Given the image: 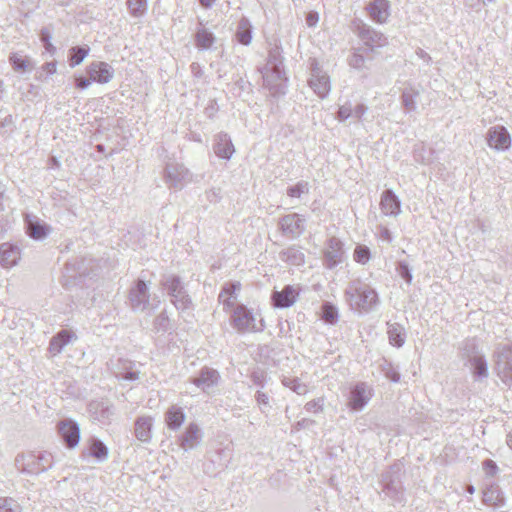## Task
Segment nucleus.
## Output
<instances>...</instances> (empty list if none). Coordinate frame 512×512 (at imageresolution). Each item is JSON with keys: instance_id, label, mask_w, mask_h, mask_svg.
I'll return each mask as SVG.
<instances>
[{"instance_id": "14", "label": "nucleus", "mask_w": 512, "mask_h": 512, "mask_svg": "<svg viewBox=\"0 0 512 512\" xmlns=\"http://www.w3.org/2000/svg\"><path fill=\"white\" fill-rule=\"evenodd\" d=\"M25 225L27 234L34 240L45 239L52 230L48 224L33 214L25 215Z\"/></svg>"}, {"instance_id": "50", "label": "nucleus", "mask_w": 512, "mask_h": 512, "mask_svg": "<svg viewBox=\"0 0 512 512\" xmlns=\"http://www.w3.org/2000/svg\"><path fill=\"white\" fill-rule=\"evenodd\" d=\"M349 118H353V105L351 102H346L339 107L337 119L339 121H345Z\"/></svg>"}, {"instance_id": "44", "label": "nucleus", "mask_w": 512, "mask_h": 512, "mask_svg": "<svg viewBox=\"0 0 512 512\" xmlns=\"http://www.w3.org/2000/svg\"><path fill=\"white\" fill-rule=\"evenodd\" d=\"M114 75L113 68L105 63L100 62L98 63V83H107L109 82Z\"/></svg>"}, {"instance_id": "63", "label": "nucleus", "mask_w": 512, "mask_h": 512, "mask_svg": "<svg viewBox=\"0 0 512 512\" xmlns=\"http://www.w3.org/2000/svg\"><path fill=\"white\" fill-rule=\"evenodd\" d=\"M319 16L315 12H311L307 15L306 22L309 27H313L317 24Z\"/></svg>"}, {"instance_id": "62", "label": "nucleus", "mask_w": 512, "mask_h": 512, "mask_svg": "<svg viewBox=\"0 0 512 512\" xmlns=\"http://www.w3.org/2000/svg\"><path fill=\"white\" fill-rule=\"evenodd\" d=\"M13 126H14V122H13V117L11 115H7L1 121V128H9L10 132L13 130Z\"/></svg>"}, {"instance_id": "24", "label": "nucleus", "mask_w": 512, "mask_h": 512, "mask_svg": "<svg viewBox=\"0 0 512 512\" xmlns=\"http://www.w3.org/2000/svg\"><path fill=\"white\" fill-rule=\"evenodd\" d=\"M360 37L365 45L371 48L383 47L387 44V38L382 33L368 26H364L361 29Z\"/></svg>"}, {"instance_id": "41", "label": "nucleus", "mask_w": 512, "mask_h": 512, "mask_svg": "<svg viewBox=\"0 0 512 512\" xmlns=\"http://www.w3.org/2000/svg\"><path fill=\"white\" fill-rule=\"evenodd\" d=\"M163 285L165 286L170 296H172L173 294L182 293V291L185 290L179 277L176 276L167 277Z\"/></svg>"}, {"instance_id": "8", "label": "nucleus", "mask_w": 512, "mask_h": 512, "mask_svg": "<svg viewBox=\"0 0 512 512\" xmlns=\"http://www.w3.org/2000/svg\"><path fill=\"white\" fill-rule=\"evenodd\" d=\"M57 433L68 449H74L80 441V427L72 419L60 420L56 425Z\"/></svg>"}, {"instance_id": "36", "label": "nucleus", "mask_w": 512, "mask_h": 512, "mask_svg": "<svg viewBox=\"0 0 512 512\" xmlns=\"http://www.w3.org/2000/svg\"><path fill=\"white\" fill-rule=\"evenodd\" d=\"M419 93L412 87L405 88L402 93V103L409 111L416 109L417 97Z\"/></svg>"}, {"instance_id": "34", "label": "nucleus", "mask_w": 512, "mask_h": 512, "mask_svg": "<svg viewBox=\"0 0 512 512\" xmlns=\"http://www.w3.org/2000/svg\"><path fill=\"white\" fill-rule=\"evenodd\" d=\"M282 384L295 392L298 395H305L308 393V386L296 377H283Z\"/></svg>"}, {"instance_id": "38", "label": "nucleus", "mask_w": 512, "mask_h": 512, "mask_svg": "<svg viewBox=\"0 0 512 512\" xmlns=\"http://www.w3.org/2000/svg\"><path fill=\"white\" fill-rule=\"evenodd\" d=\"M130 14L135 17H142L147 11V0H127Z\"/></svg>"}, {"instance_id": "1", "label": "nucleus", "mask_w": 512, "mask_h": 512, "mask_svg": "<svg viewBox=\"0 0 512 512\" xmlns=\"http://www.w3.org/2000/svg\"><path fill=\"white\" fill-rule=\"evenodd\" d=\"M345 297L351 310L358 314L371 313L380 305L377 291L361 280L349 282L345 289Z\"/></svg>"}, {"instance_id": "42", "label": "nucleus", "mask_w": 512, "mask_h": 512, "mask_svg": "<svg viewBox=\"0 0 512 512\" xmlns=\"http://www.w3.org/2000/svg\"><path fill=\"white\" fill-rule=\"evenodd\" d=\"M163 285L165 286L170 296H172L173 294L182 293V291L185 290L179 277L176 276L167 277Z\"/></svg>"}, {"instance_id": "12", "label": "nucleus", "mask_w": 512, "mask_h": 512, "mask_svg": "<svg viewBox=\"0 0 512 512\" xmlns=\"http://www.w3.org/2000/svg\"><path fill=\"white\" fill-rule=\"evenodd\" d=\"M488 144L491 148L504 151L511 146V136L504 126H494L487 133Z\"/></svg>"}, {"instance_id": "60", "label": "nucleus", "mask_w": 512, "mask_h": 512, "mask_svg": "<svg viewBox=\"0 0 512 512\" xmlns=\"http://www.w3.org/2000/svg\"><path fill=\"white\" fill-rule=\"evenodd\" d=\"M108 456V449L103 442L98 440V462L103 461Z\"/></svg>"}, {"instance_id": "59", "label": "nucleus", "mask_w": 512, "mask_h": 512, "mask_svg": "<svg viewBox=\"0 0 512 512\" xmlns=\"http://www.w3.org/2000/svg\"><path fill=\"white\" fill-rule=\"evenodd\" d=\"M367 109V106L361 103L353 106V118L361 119L362 116L366 113Z\"/></svg>"}, {"instance_id": "9", "label": "nucleus", "mask_w": 512, "mask_h": 512, "mask_svg": "<svg viewBox=\"0 0 512 512\" xmlns=\"http://www.w3.org/2000/svg\"><path fill=\"white\" fill-rule=\"evenodd\" d=\"M305 222L306 220L301 215L292 213L280 218L279 228L285 237L296 239L304 233Z\"/></svg>"}, {"instance_id": "2", "label": "nucleus", "mask_w": 512, "mask_h": 512, "mask_svg": "<svg viewBox=\"0 0 512 512\" xmlns=\"http://www.w3.org/2000/svg\"><path fill=\"white\" fill-rule=\"evenodd\" d=\"M52 466L53 456L47 451L22 453L15 458L16 469L29 475H38Z\"/></svg>"}, {"instance_id": "20", "label": "nucleus", "mask_w": 512, "mask_h": 512, "mask_svg": "<svg viewBox=\"0 0 512 512\" xmlns=\"http://www.w3.org/2000/svg\"><path fill=\"white\" fill-rule=\"evenodd\" d=\"M216 156L222 160H229L235 152L234 145L227 133L221 132L215 137L213 146Z\"/></svg>"}, {"instance_id": "32", "label": "nucleus", "mask_w": 512, "mask_h": 512, "mask_svg": "<svg viewBox=\"0 0 512 512\" xmlns=\"http://www.w3.org/2000/svg\"><path fill=\"white\" fill-rule=\"evenodd\" d=\"M90 51V48L86 45L75 46L69 49L68 52V63L70 67H75L82 63Z\"/></svg>"}, {"instance_id": "7", "label": "nucleus", "mask_w": 512, "mask_h": 512, "mask_svg": "<svg viewBox=\"0 0 512 512\" xmlns=\"http://www.w3.org/2000/svg\"><path fill=\"white\" fill-rule=\"evenodd\" d=\"M221 380L219 372L210 367H203L198 376L190 379L191 383L203 393L212 394L215 392Z\"/></svg>"}, {"instance_id": "3", "label": "nucleus", "mask_w": 512, "mask_h": 512, "mask_svg": "<svg viewBox=\"0 0 512 512\" xmlns=\"http://www.w3.org/2000/svg\"><path fill=\"white\" fill-rule=\"evenodd\" d=\"M231 324L239 333H256L265 328L264 320L257 319V314L242 304L234 309L231 315Z\"/></svg>"}, {"instance_id": "53", "label": "nucleus", "mask_w": 512, "mask_h": 512, "mask_svg": "<svg viewBox=\"0 0 512 512\" xmlns=\"http://www.w3.org/2000/svg\"><path fill=\"white\" fill-rule=\"evenodd\" d=\"M323 318L325 321L333 323L338 318L337 309L331 304H325L323 306Z\"/></svg>"}, {"instance_id": "29", "label": "nucleus", "mask_w": 512, "mask_h": 512, "mask_svg": "<svg viewBox=\"0 0 512 512\" xmlns=\"http://www.w3.org/2000/svg\"><path fill=\"white\" fill-rule=\"evenodd\" d=\"M280 257L283 261L295 266H300L305 262L304 253L301 251L300 248H297L295 246H291L286 250L282 251L280 253Z\"/></svg>"}, {"instance_id": "52", "label": "nucleus", "mask_w": 512, "mask_h": 512, "mask_svg": "<svg viewBox=\"0 0 512 512\" xmlns=\"http://www.w3.org/2000/svg\"><path fill=\"white\" fill-rule=\"evenodd\" d=\"M349 65L357 70L365 68V58L362 54L354 52L349 58Z\"/></svg>"}, {"instance_id": "47", "label": "nucleus", "mask_w": 512, "mask_h": 512, "mask_svg": "<svg viewBox=\"0 0 512 512\" xmlns=\"http://www.w3.org/2000/svg\"><path fill=\"white\" fill-rule=\"evenodd\" d=\"M370 256V249L366 246H357L354 251V260L360 264H366Z\"/></svg>"}, {"instance_id": "28", "label": "nucleus", "mask_w": 512, "mask_h": 512, "mask_svg": "<svg viewBox=\"0 0 512 512\" xmlns=\"http://www.w3.org/2000/svg\"><path fill=\"white\" fill-rule=\"evenodd\" d=\"M216 38L212 32L202 27L196 31L195 34V45L200 50L211 49L215 43Z\"/></svg>"}, {"instance_id": "49", "label": "nucleus", "mask_w": 512, "mask_h": 512, "mask_svg": "<svg viewBox=\"0 0 512 512\" xmlns=\"http://www.w3.org/2000/svg\"><path fill=\"white\" fill-rule=\"evenodd\" d=\"M98 410H100L103 421L107 422H109L111 417L115 414V408L109 402L98 403Z\"/></svg>"}, {"instance_id": "11", "label": "nucleus", "mask_w": 512, "mask_h": 512, "mask_svg": "<svg viewBox=\"0 0 512 512\" xmlns=\"http://www.w3.org/2000/svg\"><path fill=\"white\" fill-rule=\"evenodd\" d=\"M129 300L134 311H145L149 307L148 285L143 280H138L129 293Z\"/></svg>"}, {"instance_id": "37", "label": "nucleus", "mask_w": 512, "mask_h": 512, "mask_svg": "<svg viewBox=\"0 0 512 512\" xmlns=\"http://www.w3.org/2000/svg\"><path fill=\"white\" fill-rule=\"evenodd\" d=\"M9 62L16 72H24L30 64V60L28 57L22 56L20 53L17 52L12 53L9 56Z\"/></svg>"}, {"instance_id": "16", "label": "nucleus", "mask_w": 512, "mask_h": 512, "mask_svg": "<svg viewBox=\"0 0 512 512\" xmlns=\"http://www.w3.org/2000/svg\"><path fill=\"white\" fill-rule=\"evenodd\" d=\"M189 179V172L181 162H169L166 166V181L175 188H181Z\"/></svg>"}, {"instance_id": "6", "label": "nucleus", "mask_w": 512, "mask_h": 512, "mask_svg": "<svg viewBox=\"0 0 512 512\" xmlns=\"http://www.w3.org/2000/svg\"><path fill=\"white\" fill-rule=\"evenodd\" d=\"M264 85L273 95L285 94L287 77L284 68H268L262 70Z\"/></svg>"}, {"instance_id": "13", "label": "nucleus", "mask_w": 512, "mask_h": 512, "mask_svg": "<svg viewBox=\"0 0 512 512\" xmlns=\"http://www.w3.org/2000/svg\"><path fill=\"white\" fill-rule=\"evenodd\" d=\"M300 288L294 285H286L280 291H274L271 299L276 308H289L297 300Z\"/></svg>"}, {"instance_id": "33", "label": "nucleus", "mask_w": 512, "mask_h": 512, "mask_svg": "<svg viewBox=\"0 0 512 512\" xmlns=\"http://www.w3.org/2000/svg\"><path fill=\"white\" fill-rule=\"evenodd\" d=\"M483 502L487 505L502 506L504 498L498 487L491 486L484 491Z\"/></svg>"}, {"instance_id": "25", "label": "nucleus", "mask_w": 512, "mask_h": 512, "mask_svg": "<svg viewBox=\"0 0 512 512\" xmlns=\"http://www.w3.org/2000/svg\"><path fill=\"white\" fill-rule=\"evenodd\" d=\"M470 370L476 380L488 377V363L484 355H474L468 359Z\"/></svg>"}, {"instance_id": "27", "label": "nucleus", "mask_w": 512, "mask_h": 512, "mask_svg": "<svg viewBox=\"0 0 512 512\" xmlns=\"http://www.w3.org/2000/svg\"><path fill=\"white\" fill-rule=\"evenodd\" d=\"M74 337V334L68 330H61L55 336H53L50 340L49 344V352L52 355H57L62 352L64 347L70 343L71 339Z\"/></svg>"}, {"instance_id": "51", "label": "nucleus", "mask_w": 512, "mask_h": 512, "mask_svg": "<svg viewBox=\"0 0 512 512\" xmlns=\"http://www.w3.org/2000/svg\"><path fill=\"white\" fill-rule=\"evenodd\" d=\"M397 272L400 277L406 281V283L410 284L412 282L413 276L408 263L405 261L399 262Z\"/></svg>"}, {"instance_id": "57", "label": "nucleus", "mask_w": 512, "mask_h": 512, "mask_svg": "<svg viewBox=\"0 0 512 512\" xmlns=\"http://www.w3.org/2000/svg\"><path fill=\"white\" fill-rule=\"evenodd\" d=\"M378 236L383 242L391 243L393 241V236L387 227H380Z\"/></svg>"}, {"instance_id": "17", "label": "nucleus", "mask_w": 512, "mask_h": 512, "mask_svg": "<svg viewBox=\"0 0 512 512\" xmlns=\"http://www.w3.org/2000/svg\"><path fill=\"white\" fill-rule=\"evenodd\" d=\"M108 365L115 377L120 380L135 381L139 377V372L132 369L129 360L122 358L111 359Z\"/></svg>"}, {"instance_id": "45", "label": "nucleus", "mask_w": 512, "mask_h": 512, "mask_svg": "<svg viewBox=\"0 0 512 512\" xmlns=\"http://www.w3.org/2000/svg\"><path fill=\"white\" fill-rule=\"evenodd\" d=\"M171 297L173 304L178 310H186L191 305V299L185 290H183L182 293L173 294Z\"/></svg>"}, {"instance_id": "54", "label": "nucleus", "mask_w": 512, "mask_h": 512, "mask_svg": "<svg viewBox=\"0 0 512 512\" xmlns=\"http://www.w3.org/2000/svg\"><path fill=\"white\" fill-rule=\"evenodd\" d=\"M323 404H324L323 398L314 399V400L309 401L305 405V409L310 413H318V412L322 411Z\"/></svg>"}, {"instance_id": "18", "label": "nucleus", "mask_w": 512, "mask_h": 512, "mask_svg": "<svg viewBox=\"0 0 512 512\" xmlns=\"http://www.w3.org/2000/svg\"><path fill=\"white\" fill-rule=\"evenodd\" d=\"M380 208L384 215L396 217L401 212V202L392 190L387 189L381 195Z\"/></svg>"}, {"instance_id": "23", "label": "nucleus", "mask_w": 512, "mask_h": 512, "mask_svg": "<svg viewBox=\"0 0 512 512\" xmlns=\"http://www.w3.org/2000/svg\"><path fill=\"white\" fill-rule=\"evenodd\" d=\"M153 418L150 416L138 417L135 421V436L143 442L149 443L152 439Z\"/></svg>"}, {"instance_id": "19", "label": "nucleus", "mask_w": 512, "mask_h": 512, "mask_svg": "<svg viewBox=\"0 0 512 512\" xmlns=\"http://www.w3.org/2000/svg\"><path fill=\"white\" fill-rule=\"evenodd\" d=\"M369 16L379 24L386 23L390 16V2L388 0H374L367 7Z\"/></svg>"}, {"instance_id": "5", "label": "nucleus", "mask_w": 512, "mask_h": 512, "mask_svg": "<svg viewBox=\"0 0 512 512\" xmlns=\"http://www.w3.org/2000/svg\"><path fill=\"white\" fill-rule=\"evenodd\" d=\"M308 83L314 93L321 99L327 97L331 90L330 77L319 67L315 59L311 61V73Z\"/></svg>"}, {"instance_id": "46", "label": "nucleus", "mask_w": 512, "mask_h": 512, "mask_svg": "<svg viewBox=\"0 0 512 512\" xmlns=\"http://www.w3.org/2000/svg\"><path fill=\"white\" fill-rule=\"evenodd\" d=\"M0 512H21V506L13 498L0 497Z\"/></svg>"}, {"instance_id": "35", "label": "nucleus", "mask_w": 512, "mask_h": 512, "mask_svg": "<svg viewBox=\"0 0 512 512\" xmlns=\"http://www.w3.org/2000/svg\"><path fill=\"white\" fill-rule=\"evenodd\" d=\"M389 341L393 346L401 347L405 342L403 328L398 324L390 325L388 329Z\"/></svg>"}, {"instance_id": "61", "label": "nucleus", "mask_w": 512, "mask_h": 512, "mask_svg": "<svg viewBox=\"0 0 512 512\" xmlns=\"http://www.w3.org/2000/svg\"><path fill=\"white\" fill-rule=\"evenodd\" d=\"M57 62L51 61L47 62L42 66L43 71H45L48 75H53L56 73Z\"/></svg>"}, {"instance_id": "48", "label": "nucleus", "mask_w": 512, "mask_h": 512, "mask_svg": "<svg viewBox=\"0 0 512 512\" xmlns=\"http://www.w3.org/2000/svg\"><path fill=\"white\" fill-rule=\"evenodd\" d=\"M255 401L262 412H266L267 409L271 408L270 398H269L268 394H266L265 392H263L261 390H258L256 392Z\"/></svg>"}, {"instance_id": "10", "label": "nucleus", "mask_w": 512, "mask_h": 512, "mask_svg": "<svg viewBox=\"0 0 512 512\" xmlns=\"http://www.w3.org/2000/svg\"><path fill=\"white\" fill-rule=\"evenodd\" d=\"M372 398V389L364 382L352 387L348 399V406L354 411H361Z\"/></svg>"}, {"instance_id": "26", "label": "nucleus", "mask_w": 512, "mask_h": 512, "mask_svg": "<svg viewBox=\"0 0 512 512\" xmlns=\"http://www.w3.org/2000/svg\"><path fill=\"white\" fill-rule=\"evenodd\" d=\"M186 415L183 409L177 405H172L165 413V422L171 430H178L184 423Z\"/></svg>"}, {"instance_id": "39", "label": "nucleus", "mask_w": 512, "mask_h": 512, "mask_svg": "<svg viewBox=\"0 0 512 512\" xmlns=\"http://www.w3.org/2000/svg\"><path fill=\"white\" fill-rule=\"evenodd\" d=\"M88 74L89 78L78 76L75 79L76 87L79 89H85L87 88L92 82L96 81V64L91 63L88 66Z\"/></svg>"}, {"instance_id": "43", "label": "nucleus", "mask_w": 512, "mask_h": 512, "mask_svg": "<svg viewBox=\"0 0 512 512\" xmlns=\"http://www.w3.org/2000/svg\"><path fill=\"white\" fill-rule=\"evenodd\" d=\"M265 67H268L269 69L273 67L284 68L283 57L278 47H274L269 51L268 61Z\"/></svg>"}, {"instance_id": "64", "label": "nucleus", "mask_w": 512, "mask_h": 512, "mask_svg": "<svg viewBox=\"0 0 512 512\" xmlns=\"http://www.w3.org/2000/svg\"><path fill=\"white\" fill-rule=\"evenodd\" d=\"M386 377L395 383L400 381V374L394 369H389L386 372Z\"/></svg>"}, {"instance_id": "58", "label": "nucleus", "mask_w": 512, "mask_h": 512, "mask_svg": "<svg viewBox=\"0 0 512 512\" xmlns=\"http://www.w3.org/2000/svg\"><path fill=\"white\" fill-rule=\"evenodd\" d=\"M52 29L50 27H43L40 31V40L43 44L51 43Z\"/></svg>"}, {"instance_id": "31", "label": "nucleus", "mask_w": 512, "mask_h": 512, "mask_svg": "<svg viewBox=\"0 0 512 512\" xmlns=\"http://www.w3.org/2000/svg\"><path fill=\"white\" fill-rule=\"evenodd\" d=\"M240 289V283H232L226 285L219 294V302L225 308H230L234 305L236 296L235 291Z\"/></svg>"}, {"instance_id": "21", "label": "nucleus", "mask_w": 512, "mask_h": 512, "mask_svg": "<svg viewBox=\"0 0 512 512\" xmlns=\"http://www.w3.org/2000/svg\"><path fill=\"white\" fill-rule=\"evenodd\" d=\"M21 252L18 246L10 243L0 245V265L4 268H11L18 264Z\"/></svg>"}, {"instance_id": "56", "label": "nucleus", "mask_w": 512, "mask_h": 512, "mask_svg": "<svg viewBox=\"0 0 512 512\" xmlns=\"http://www.w3.org/2000/svg\"><path fill=\"white\" fill-rule=\"evenodd\" d=\"M251 379L253 383L260 388H264L266 385V375L263 372H254Z\"/></svg>"}, {"instance_id": "40", "label": "nucleus", "mask_w": 512, "mask_h": 512, "mask_svg": "<svg viewBox=\"0 0 512 512\" xmlns=\"http://www.w3.org/2000/svg\"><path fill=\"white\" fill-rule=\"evenodd\" d=\"M310 186L306 181H300L287 189V195L291 198H301L309 193Z\"/></svg>"}, {"instance_id": "55", "label": "nucleus", "mask_w": 512, "mask_h": 512, "mask_svg": "<svg viewBox=\"0 0 512 512\" xmlns=\"http://www.w3.org/2000/svg\"><path fill=\"white\" fill-rule=\"evenodd\" d=\"M483 469L485 470L486 474L490 476H494L498 471L496 463L490 459H487L483 462Z\"/></svg>"}, {"instance_id": "22", "label": "nucleus", "mask_w": 512, "mask_h": 512, "mask_svg": "<svg viewBox=\"0 0 512 512\" xmlns=\"http://www.w3.org/2000/svg\"><path fill=\"white\" fill-rule=\"evenodd\" d=\"M201 440V430L195 423H190L180 436V446L185 451L195 448Z\"/></svg>"}, {"instance_id": "30", "label": "nucleus", "mask_w": 512, "mask_h": 512, "mask_svg": "<svg viewBox=\"0 0 512 512\" xmlns=\"http://www.w3.org/2000/svg\"><path fill=\"white\" fill-rule=\"evenodd\" d=\"M237 41L242 45H249L252 40V25L247 18H242L239 21L237 32Z\"/></svg>"}, {"instance_id": "15", "label": "nucleus", "mask_w": 512, "mask_h": 512, "mask_svg": "<svg viewBox=\"0 0 512 512\" xmlns=\"http://www.w3.org/2000/svg\"><path fill=\"white\" fill-rule=\"evenodd\" d=\"M342 243L338 238L331 237L324 253V264L328 269L335 268L343 261Z\"/></svg>"}, {"instance_id": "4", "label": "nucleus", "mask_w": 512, "mask_h": 512, "mask_svg": "<svg viewBox=\"0 0 512 512\" xmlns=\"http://www.w3.org/2000/svg\"><path fill=\"white\" fill-rule=\"evenodd\" d=\"M493 359L497 376L506 386L512 387V344L497 345Z\"/></svg>"}]
</instances>
